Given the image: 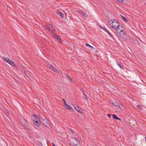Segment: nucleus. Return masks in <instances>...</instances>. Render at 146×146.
I'll use <instances>...</instances> for the list:
<instances>
[{
    "label": "nucleus",
    "instance_id": "20",
    "mask_svg": "<svg viewBox=\"0 0 146 146\" xmlns=\"http://www.w3.org/2000/svg\"><path fill=\"white\" fill-rule=\"evenodd\" d=\"M85 45L86 46H87L92 49H93L94 48L92 46L90 45L88 43H86Z\"/></svg>",
    "mask_w": 146,
    "mask_h": 146
},
{
    "label": "nucleus",
    "instance_id": "15",
    "mask_svg": "<svg viewBox=\"0 0 146 146\" xmlns=\"http://www.w3.org/2000/svg\"><path fill=\"white\" fill-rule=\"evenodd\" d=\"M53 36L55 37L57 39V40L59 41V42L60 43L61 41H60V39L61 38L59 36H58L56 35H54V36Z\"/></svg>",
    "mask_w": 146,
    "mask_h": 146
},
{
    "label": "nucleus",
    "instance_id": "6",
    "mask_svg": "<svg viewBox=\"0 0 146 146\" xmlns=\"http://www.w3.org/2000/svg\"><path fill=\"white\" fill-rule=\"evenodd\" d=\"M111 103L113 105L116 106L117 107L120 108L122 110H124V108L123 106L121 104L118 103L116 101L114 102H111Z\"/></svg>",
    "mask_w": 146,
    "mask_h": 146
},
{
    "label": "nucleus",
    "instance_id": "16",
    "mask_svg": "<svg viewBox=\"0 0 146 146\" xmlns=\"http://www.w3.org/2000/svg\"><path fill=\"white\" fill-rule=\"evenodd\" d=\"M40 119L42 120L41 121L46 118V117H45L44 115L42 114L40 115Z\"/></svg>",
    "mask_w": 146,
    "mask_h": 146
},
{
    "label": "nucleus",
    "instance_id": "14",
    "mask_svg": "<svg viewBox=\"0 0 146 146\" xmlns=\"http://www.w3.org/2000/svg\"><path fill=\"white\" fill-rule=\"evenodd\" d=\"M7 62L9 64H10L12 65L14 67H16V64H14L12 60H11L9 59L8 61Z\"/></svg>",
    "mask_w": 146,
    "mask_h": 146
},
{
    "label": "nucleus",
    "instance_id": "19",
    "mask_svg": "<svg viewBox=\"0 0 146 146\" xmlns=\"http://www.w3.org/2000/svg\"><path fill=\"white\" fill-rule=\"evenodd\" d=\"M112 116L113 118L116 119L121 120L118 117L115 115L113 114L112 115Z\"/></svg>",
    "mask_w": 146,
    "mask_h": 146
},
{
    "label": "nucleus",
    "instance_id": "17",
    "mask_svg": "<svg viewBox=\"0 0 146 146\" xmlns=\"http://www.w3.org/2000/svg\"><path fill=\"white\" fill-rule=\"evenodd\" d=\"M79 12L83 16H84V17H86L88 16V15L87 14L83 12H82L81 11H79Z\"/></svg>",
    "mask_w": 146,
    "mask_h": 146
},
{
    "label": "nucleus",
    "instance_id": "18",
    "mask_svg": "<svg viewBox=\"0 0 146 146\" xmlns=\"http://www.w3.org/2000/svg\"><path fill=\"white\" fill-rule=\"evenodd\" d=\"M65 108L69 110L70 111H71L72 109V108L69 106L67 104L65 106Z\"/></svg>",
    "mask_w": 146,
    "mask_h": 146
},
{
    "label": "nucleus",
    "instance_id": "11",
    "mask_svg": "<svg viewBox=\"0 0 146 146\" xmlns=\"http://www.w3.org/2000/svg\"><path fill=\"white\" fill-rule=\"evenodd\" d=\"M73 106L74 107L75 109L78 112L80 113H82V110L80 108H79L78 106L74 104L73 105Z\"/></svg>",
    "mask_w": 146,
    "mask_h": 146
},
{
    "label": "nucleus",
    "instance_id": "3",
    "mask_svg": "<svg viewBox=\"0 0 146 146\" xmlns=\"http://www.w3.org/2000/svg\"><path fill=\"white\" fill-rule=\"evenodd\" d=\"M32 118L35 125L38 126L40 125V121H39L38 118L35 115H33L32 117Z\"/></svg>",
    "mask_w": 146,
    "mask_h": 146
},
{
    "label": "nucleus",
    "instance_id": "34",
    "mask_svg": "<svg viewBox=\"0 0 146 146\" xmlns=\"http://www.w3.org/2000/svg\"><path fill=\"white\" fill-rule=\"evenodd\" d=\"M145 141H146V136L145 137Z\"/></svg>",
    "mask_w": 146,
    "mask_h": 146
},
{
    "label": "nucleus",
    "instance_id": "1",
    "mask_svg": "<svg viewBox=\"0 0 146 146\" xmlns=\"http://www.w3.org/2000/svg\"><path fill=\"white\" fill-rule=\"evenodd\" d=\"M109 27L113 29H115L119 23L115 19H111L108 21Z\"/></svg>",
    "mask_w": 146,
    "mask_h": 146
},
{
    "label": "nucleus",
    "instance_id": "32",
    "mask_svg": "<svg viewBox=\"0 0 146 146\" xmlns=\"http://www.w3.org/2000/svg\"><path fill=\"white\" fill-rule=\"evenodd\" d=\"M71 132L72 133H73V131H72V130H71Z\"/></svg>",
    "mask_w": 146,
    "mask_h": 146
},
{
    "label": "nucleus",
    "instance_id": "8",
    "mask_svg": "<svg viewBox=\"0 0 146 146\" xmlns=\"http://www.w3.org/2000/svg\"><path fill=\"white\" fill-rule=\"evenodd\" d=\"M21 123L23 126L25 128H28V124L26 121L24 119H21Z\"/></svg>",
    "mask_w": 146,
    "mask_h": 146
},
{
    "label": "nucleus",
    "instance_id": "29",
    "mask_svg": "<svg viewBox=\"0 0 146 146\" xmlns=\"http://www.w3.org/2000/svg\"><path fill=\"white\" fill-rule=\"evenodd\" d=\"M119 2L122 3L123 1V0H116Z\"/></svg>",
    "mask_w": 146,
    "mask_h": 146
},
{
    "label": "nucleus",
    "instance_id": "27",
    "mask_svg": "<svg viewBox=\"0 0 146 146\" xmlns=\"http://www.w3.org/2000/svg\"><path fill=\"white\" fill-rule=\"evenodd\" d=\"M62 100L64 102V104L65 106L67 104L66 103V100L64 99H62Z\"/></svg>",
    "mask_w": 146,
    "mask_h": 146
},
{
    "label": "nucleus",
    "instance_id": "33",
    "mask_svg": "<svg viewBox=\"0 0 146 146\" xmlns=\"http://www.w3.org/2000/svg\"><path fill=\"white\" fill-rule=\"evenodd\" d=\"M53 146H55V144L54 143H52Z\"/></svg>",
    "mask_w": 146,
    "mask_h": 146
},
{
    "label": "nucleus",
    "instance_id": "9",
    "mask_svg": "<svg viewBox=\"0 0 146 146\" xmlns=\"http://www.w3.org/2000/svg\"><path fill=\"white\" fill-rule=\"evenodd\" d=\"M115 29L116 30V32L117 34L121 30H123V28L122 26L120 25V24H119Z\"/></svg>",
    "mask_w": 146,
    "mask_h": 146
},
{
    "label": "nucleus",
    "instance_id": "5",
    "mask_svg": "<svg viewBox=\"0 0 146 146\" xmlns=\"http://www.w3.org/2000/svg\"><path fill=\"white\" fill-rule=\"evenodd\" d=\"M47 67L54 72H56L57 74H59V71L54 68L51 64L48 63L47 65Z\"/></svg>",
    "mask_w": 146,
    "mask_h": 146
},
{
    "label": "nucleus",
    "instance_id": "31",
    "mask_svg": "<svg viewBox=\"0 0 146 146\" xmlns=\"http://www.w3.org/2000/svg\"><path fill=\"white\" fill-rule=\"evenodd\" d=\"M117 64L119 66L120 68H121V67L119 64L118 63H117Z\"/></svg>",
    "mask_w": 146,
    "mask_h": 146
},
{
    "label": "nucleus",
    "instance_id": "22",
    "mask_svg": "<svg viewBox=\"0 0 146 146\" xmlns=\"http://www.w3.org/2000/svg\"><path fill=\"white\" fill-rule=\"evenodd\" d=\"M121 17L123 19L125 22H127V19L124 17L121 16Z\"/></svg>",
    "mask_w": 146,
    "mask_h": 146
},
{
    "label": "nucleus",
    "instance_id": "12",
    "mask_svg": "<svg viewBox=\"0 0 146 146\" xmlns=\"http://www.w3.org/2000/svg\"><path fill=\"white\" fill-rule=\"evenodd\" d=\"M7 62L9 64H10L12 65L14 67H16V64H14L12 60H11L9 59L8 61Z\"/></svg>",
    "mask_w": 146,
    "mask_h": 146
},
{
    "label": "nucleus",
    "instance_id": "23",
    "mask_svg": "<svg viewBox=\"0 0 146 146\" xmlns=\"http://www.w3.org/2000/svg\"><path fill=\"white\" fill-rule=\"evenodd\" d=\"M82 93L83 95L84 96V98L85 100H87V98L86 95L83 92H82Z\"/></svg>",
    "mask_w": 146,
    "mask_h": 146
},
{
    "label": "nucleus",
    "instance_id": "10",
    "mask_svg": "<svg viewBox=\"0 0 146 146\" xmlns=\"http://www.w3.org/2000/svg\"><path fill=\"white\" fill-rule=\"evenodd\" d=\"M42 123L47 127H49V124L48 119L46 118L44 120L41 121Z\"/></svg>",
    "mask_w": 146,
    "mask_h": 146
},
{
    "label": "nucleus",
    "instance_id": "24",
    "mask_svg": "<svg viewBox=\"0 0 146 146\" xmlns=\"http://www.w3.org/2000/svg\"><path fill=\"white\" fill-rule=\"evenodd\" d=\"M3 59L5 60L6 62H7L8 61L9 59L8 58H6L5 57H3Z\"/></svg>",
    "mask_w": 146,
    "mask_h": 146
},
{
    "label": "nucleus",
    "instance_id": "30",
    "mask_svg": "<svg viewBox=\"0 0 146 146\" xmlns=\"http://www.w3.org/2000/svg\"><path fill=\"white\" fill-rule=\"evenodd\" d=\"M108 117H111V115L110 114H107Z\"/></svg>",
    "mask_w": 146,
    "mask_h": 146
},
{
    "label": "nucleus",
    "instance_id": "21",
    "mask_svg": "<svg viewBox=\"0 0 146 146\" xmlns=\"http://www.w3.org/2000/svg\"><path fill=\"white\" fill-rule=\"evenodd\" d=\"M57 13L62 18L63 17V14L62 12L59 11H58Z\"/></svg>",
    "mask_w": 146,
    "mask_h": 146
},
{
    "label": "nucleus",
    "instance_id": "7",
    "mask_svg": "<svg viewBox=\"0 0 146 146\" xmlns=\"http://www.w3.org/2000/svg\"><path fill=\"white\" fill-rule=\"evenodd\" d=\"M45 27L46 29L51 32L54 31V27L50 24H47L45 26Z\"/></svg>",
    "mask_w": 146,
    "mask_h": 146
},
{
    "label": "nucleus",
    "instance_id": "28",
    "mask_svg": "<svg viewBox=\"0 0 146 146\" xmlns=\"http://www.w3.org/2000/svg\"><path fill=\"white\" fill-rule=\"evenodd\" d=\"M137 108H139V109H141V106L139 105H138L137 106Z\"/></svg>",
    "mask_w": 146,
    "mask_h": 146
},
{
    "label": "nucleus",
    "instance_id": "26",
    "mask_svg": "<svg viewBox=\"0 0 146 146\" xmlns=\"http://www.w3.org/2000/svg\"><path fill=\"white\" fill-rule=\"evenodd\" d=\"M66 76H67V78L69 80H70V81H71V82H72V80L71 79V78L70 77V76H69L67 74H66Z\"/></svg>",
    "mask_w": 146,
    "mask_h": 146
},
{
    "label": "nucleus",
    "instance_id": "25",
    "mask_svg": "<svg viewBox=\"0 0 146 146\" xmlns=\"http://www.w3.org/2000/svg\"><path fill=\"white\" fill-rule=\"evenodd\" d=\"M102 29H104V30L105 31H106V32H107V33H108L109 34V35H110L111 36H111V34L106 29H104L103 28V27H102Z\"/></svg>",
    "mask_w": 146,
    "mask_h": 146
},
{
    "label": "nucleus",
    "instance_id": "13",
    "mask_svg": "<svg viewBox=\"0 0 146 146\" xmlns=\"http://www.w3.org/2000/svg\"><path fill=\"white\" fill-rule=\"evenodd\" d=\"M7 62L9 64H10L12 65L14 67H16V64H14L12 60H11L9 59L8 61Z\"/></svg>",
    "mask_w": 146,
    "mask_h": 146
},
{
    "label": "nucleus",
    "instance_id": "2",
    "mask_svg": "<svg viewBox=\"0 0 146 146\" xmlns=\"http://www.w3.org/2000/svg\"><path fill=\"white\" fill-rule=\"evenodd\" d=\"M117 36L120 37L122 40L125 41L126 40L127 36L123 30H121L119 33H117Z\"/></svg>",
    "mask_w": 146,
    "mask_h": 146
},
{
    "label": "nucleus",
    "instance_id": "4",
    "mask_svg": "<svg viewBox=\"0 0 146 146\" xmlns=\"http://www.w3.org/2000/svg\"><path fill=\"white\" fill-rule=\"evenodd\" d=\"M79 140L75 138H72L70 139V144L72 145H79Z\"/></svg>",
    "mask_w": 146,
    "mask_h": 146
}]
</instances>
